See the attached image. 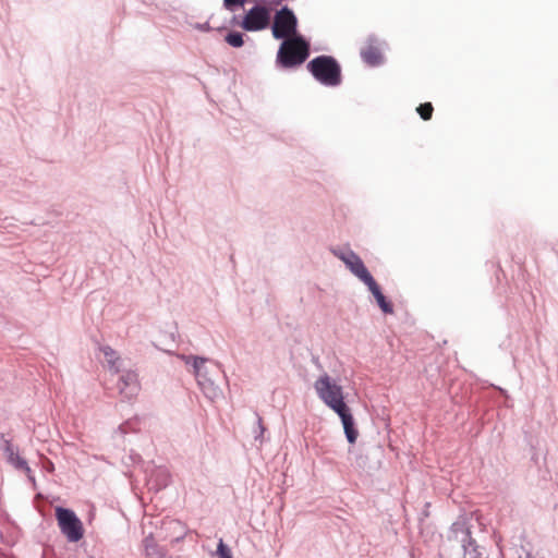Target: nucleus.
Segmentation results:
<instances>
[{
    "label": "nucleus",
    "mask_w": 558,
    "mask_h": 558,
    "mask_svg": "<svg viewBox=\"0 0 558 558\" xmlns=\"http://www.w3.org/2000/svg\"><path fill=\"white\" fill-rule=\"evenodd\" d=\"M310 56V43L302 36L283 40L277 52V63L284 69L303 64Z\"/></svg>",
    "instance_id": "f257e3e1"
},
{
    "label": "nucleus",
    "mask_w": 558,
    "mask_h": 558,
    "mask_svg": "<svg viewBox=\"0 0 558 558\" xmlns=\"http://www.w3.org/2000/svg\"><path fill=\"white\" fill-rule=\"evenodd\" d=\"M307 70L322 84L326 86L340 85L341 68L331 56H318L307 63Z\"/></svg>",
    "instance_id": "f03ea898"
},
{
    "label": "nucleus",
    "mask_w": 558,
    "mask_h": 558,
    "mask_svg": "<svg viewBox=\"0 0 558 558\" xmlns=\"http://www.w3.org/2000/svg\"><path fill=\"white\" fill-rule=\"evenodd\" d=\"M314 388L322 401L336 413L348 408L344 402L342 387L337 385L327 374L315 381Z\"/></svg>",
    "instance_id": "7ed1b4c3"
},
{
    "label": "nucleus",
    "mask_w": 558,
    "mask_h": 558,
    "mask_svg": "<svg viewBox=\"0 0 558 558\" xmlns=\"http://www.w3.org/2000/svg\"><path fill=\"white\" fill-rule=\"evenodd\" d=\"M56 518L61 532L70 542H78L84 535V529L76 514L62 507L56 508Z\"/></svg>",
    "instance_id": "20e7f679"
},
{
    "label": "nucleus",
    "mask_w": 558,
    "mask_h": 558,
    "mask_svg": "<svg viewBox=\"0 0 558 558\" xmlns=\"http://www.w3.org/2000/svg\"><path fill=\"white\" fill-rule=\"evenodd\" d=\"M298 20L294 13L287 7L276 12L271 31L276 39H288L296 35Z\"/></svg>",
    "instance_id": "39448f33"
},
{
    "label": "nucleus",
    "mask_w": 558,
    "mask_h": 558,
    "mask_svg": "<svg viewBox=\"0 0 558 558\" xmlns=\"http://www.w3.org/2000/svg\"><path fill=\"white\" fill-rule=\"evenodd\" d=\"M269 23V9L264 5H255L245 13L240 26L247 32H259L267 28Z\"/></svg>",
    "instance_id": "423d86ee"
},
{
    "label": "nucleus",
    "mask_w": 558,
    "mask_h": 558,
    "mask_svg": "<svg viewBox=\"0 0 558 558\" xmlns=\"http://www.w3.org/2000/svg\"><path fill=\"white\" fill-rule=\"evenodd\" d=\"M347 267L364 283L373 278L362 259L353 252L337 254Z\"/></svg>",
    "instance_id": "0eeeda50"
},
{
    "label": "nucleus",
    "mask_w": 558,
    "mask_h": 558,
    "mask_svg": "<svg viewBox=\"0 0 558 558\" xmlns=\"http://www.w3.org/2000/svg\"><path fill=\"white\" fill-rule=\"evenodd\" d=\"M117 386L120 395L124 396L126 399L133 398L140 390L137 374L133 371L123 373L120 376Z\"/></svg>",
    "instance_id": "6e6552de"
},
{
    "label": "nucleus",
    "mask_w": 558,
    "mask_h": 558,
    "mask_svg": "<svg viewBox=\"0 0 558 558\" xmlns=\"http://www.w3.org/2000/svg\"><path fill=\"white\" fill-rule=\"evenodd\" d=\"M337 414L341 418L348 441L354 444L357 438V430L354 428V420L350 409L345 408L344 411L338 412Z\"/></svg>",
    "instance_id": "1a4fd4ad"
},
{
    "label": "nucleus",
    "mask_w": 558,
    "mask_h": 558,
    "mask_svg": "<svg viewBox=\"0 0 558 558\" xmlns=\"http://www.w3.org/2000/svg\"><path fill=\"white\" fill-rule=\"evenodd\" d=\"M365 284L367 286V288L369 289V291L376 299V302H377L378 306L381 308V311L386 314H392L393 308H392L391 303L386 300V298L384 296V294L380 291L379 286L374 280V278H372L371 281H367Z\"/></svg>",
    "instance_id": "9d476101"
},
{
    "label": "nucleus",
    "mask_w": 558,
    "mask_h": 558,
    "mask_svg": "<svg viewBox=\"0 0 558 558\" xmlns=\"http://www.w3.org/2000/svg\"><path fill=\"white\" fill-rule=\"evenodd\" d=\"M205 359H202V357H195L194 359V363H193V367H194V371H195V376L197 378V381L198 384L202 386V388L206 391V390H214L213 389V381L205 378L204 374L202 373V368L205 364Z\"/></svg>",
    "instance_id": "9b49d317"
},
{
    "label": "nucleus",
    "mask_w": 558,
    "mask_h": 558,
    "mask_svg": "<svg viewBox=\"0 0 558 558\" xmlns=\"http://www.w3.org/2000/svg\"><path fill=\"white\" fill-rule=\"evenodd\" d=\"M362 59L369 65H377L381 61V53L376 46L368 45L361 50Z\"/></svg>",
    "instance_id": "f8f14e48"
},
{
    "label": "nucleus",
    "mask_w": 558,
    "mask_h": 558,
    "mask_svg": "<svg viewBox=\"0 0 558 558\" xmlns=\"http://www.w3.org/2000/svg\"><path fill=\"white\" fill-rule=\"evenodd\" d=\"M101 351L105 355L107 363L110 365L111 368H113L116 373H118L119 368L117 366V363L120 360L118 353L110 347H104L101 348Z\"/></svg>",
    "instance_id": "ddd939ff"
},
{
    "label": "nucleus",
    "mask_w": 558,
    "mask_h": 558,
    "mask_svg": "<svg viewBox=\"0 0 558 558\" xmlns=\"http://www.w3.org/2000/svg\"><path fill=\"white\" fill-rule=\"evenodd\" d=\"M416 111L423 120L427 121L433 116L434 107L430 102H424L416 108Z\"/></svg>",
    "instance_id": "4468645a"
},
{
    "label": "nucleus",
    "mask_w": 558,
    "mask_h": 558,
    "mask_svg": "<svg viewBox=\"0 0 558 558\" xmlns=\"http://www.w3.org/2000/svg\"><path fill=\"white\" fill-rule=\"evenodd\" d=\"M226 41L232 46V47H235V48H239V47H242L243 44H244V40H243V36L241 33H236V32H233V33H229L227 36H226Z\"/></svg>",
    "instance_id": "2eb2a0df"
},
{
    "label": "nucleus",
    "mask_w": 558,
    "mask_h": 558,
    "mask_svg": "<svg viewBox=\"0 0 558 558\" xmlns=\"http://www.w3.org/2000/svg\"><path fill=\"white\" fill-rule=\"evenodd\" d=\"M248 0H223V8L230 12L243 8Z\"/></svg>",
    "instance_id": "dca6fc26"
},
{
    "label": "nucleus",
    "mask_w": 558,
    "mask_h": 558,
    "mask_svg": "<svg viewBox=\"0 0 558 558\" xmlns=\"http://www.w3.org/2000/svg\"><path fill=\"white\" fill-rule=\"evenodd\" d=\"M217 555L219 558H232L230 549L226 546L222 539L219 541Z\"/></svg>",
    "instance_id": "f3484780"
},
{
    "label": "nucleus",
    "mask_w": 558,
    "mask_h": 558,
    "mask_svg": "<svg viewBox=\"0 0 558 558\" xmlns=\"http://www.w3.org/2000/svg\"><path fill=\"white\" fill-rule=\"evenodd\" d=\"M11 459L17 469L25 470L27 472L31 471L26 461L23 458H21L20 456L12 457Z\"/></svg>",
    "instance_id": "a211bd4d"
}]
</instances>
